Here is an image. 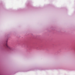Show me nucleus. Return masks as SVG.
Instances as JSON below:
<instances>
[{
	"instance_id": "f257e3e1",
	"label": "nucleus",
	"mask_w": 75,
	"mask_h": 75,
	"mask_svg": "<svg viewBox=\"0 0 75 75\" xmlns=\"http://www.w3.org/2000/svg\"><path fill=\"white\" fill-rule=\"evenodd\" d=\"M6 47L8 49H10V47L8 46L7 43L6 45Z\"/></svg>"
}]
</instances>
